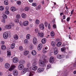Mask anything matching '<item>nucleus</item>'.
Segmentation results:
<instances>
[{
  "mask_svg": "<svg viewBox=\"0 0 76 76\" xmlns=\"http://www.w3.org/2000/svg\"><path fill=\"white\" fill-rule=\"evenodd\" d=\"M10 36H11V34L9 31L5 32L3 34V37L4 39H7L8 38V37H10Z\"/></svg>",
  "mask_w": 76,
  "mask_h": 76,
  "instance_id": "obj_1",
  "label": "nucleus"
},
{
  "mask_svg": "<svg viewBox=\"0 0 76 76\" xmlns=\"http://www.w3.org/2000/svg\"><path fill=\"white\" fill-rule=\"evenodd\" d=\"M39 28L41 30L44 29V25L42 23H41L39 25Z\"/></svg>",
  "mask_w": 76,
  "mask_h": 76,
  "instance_id": "obj_2",
  "label": "nucleus"
},
{
  "mask_svg": "<svg viewBox=\"0 0 76 76\" xmlns=\"http://www.w3.org/2000/svg\"><path fill=\"white\" fill-rule=\"evenodd\" d=\"M54 61V57L51 56L49 59V62L50 63H52Z\"/></svg>",
  "mask_w": 76,
  "mask_h": 76,
  "instance_id": "obj_3",
  "label": "nucleus"
},
{
  "mask_svg": "<svg viewBox=\"0 0 76 76\" xmlns=\"http://www.w3.org/2000/svg\"><path fill=\"white\" fill-rule=\"evenodd\" d=\"M24 66L22 64H20L18 66V70H22L23 69Z\"/></svg>",
  "mask_w": 76,
  "mask_h": 76,
  "instance_id": "obj_4",
  "label": "nucleus"
},
{
  "mask_svg": "<svg viewBox=\"0 0 76 76\" xmlns=\"http://www.w3.org/2000/svg\"><path fill=\"white\" fill-rule=\"evenodd\" d=\"M37 38L36 37H34L33 39V42L34 45L37 44Z\"/></svg>",
  "mask_w": 76,
  "mask_h": 76,
  "instance_id": "obj_5",
  "label": "nucleus"
},
{
  "mask_svg": "<svg viewBox=\"0 0 76 76\" xmlns=\"http://www.w3.org/2000/svg\"><path fill=\"white\" fill-rule=\"evenodd\" d=\"M42 48V44H39L37 46V50L38 51H40Z\"/></svg>",
  "mask_w": 76,
  "mask_h": 76,
  "instance_id": "obj_6",
  "label": "nucleus"
},
{
  "mask_svg": "<svg viewBox=\"0 0 76 76\" xmlns=\"http://www.w3.org/2000/svg\"><path fill=\"white\" fill-rule=\"evenodd\" d=\"M58 53V48L57 47H56L54 48V55H57Z\"/></svg>",
  "mask_w": 76,
  "mask_h": 76,
  "instance_id": "obj_7",
  "label": "nucleus"
},
{
  "mask_svg": "<svg viewBox=\"0 0 76 76\" xmlns=\"http://www.w3.org/2000/svg\"><path fill=\"white\" fill-rule=\"evenodd\" d=\"M13 74L14 76H18V72L17 70H14L13 71Z\"/></svg>",
  "mask_w": 76,
  "mask_h": 76,
  "instance_id": "obj_8",
  "label": "nucleus"
},
{
  "mask_svg": "<svg viewBox=\"0 0 76 76\" xmlns=\"http://www.w3.org/2000/svg\"><path fill=\"white\" fill-rule=\"evenodd\" d=\"M19 61V59L18 58L16 57L14 58L13 59V61L14 63H18Z\"/></svg>",
  "mask_w": 76,
  "mask_h": 76,
  "instance_id": "obj_9",
  "label": "nucleus"
},
{
  "mask_svg": "<svg viewBox=\"0 0 76 76\" xmlns=\"http://www.w3.org/2000/svg\"><path fill=\"white\" fill-rule=\"evenodd\" d=\"M16 68V66L14 65H12L11 66V67L9 69V71H12L13 70L15 69V68Z\"/></svg>",
  "mask_w": 76,
  "mask_h": 76,
  "instance_id": "obj_10",
  "label": "nucleus"
},
{
  "mask_svg": "<svg viewBox=\"0 0 76 76\" xmlns=\"http://www.w3.org/2000/svg\"><path fill=\"white\" fill-rule=\"evenodd\" d=\"M27 71H28V69L26 68H24L21 72V74L22 75H24V74H25V73H26Z\"/></svg>",
  "mask_w": 76,
  "mask_h": 76,
  "instance_id": "obj_11",
  "label": "nucleus"
},
{
  "mask_svg": "<svg viewBox=\"0 0 76 76\" xmlns=\"http://www.w3.org/2000/svg\"><path fill=\"white\" fill-rule=\"evenodd\" d=\"M44 71V68H39L37 69V72L38 73H41Z\"/></svg>",
  "mask_w": 76,
  "mask_h": 76,
  "instance_id": "obj_12",
  "label": "nucleus"
},
{
  "mask_svg": "<svg viewBox=\"0 0 76 76\" xmlns=\"http://www.w3.org/2000/svg\"><path fill=\"white\" fill-rule=\"evenodd\" d=\"M45 62H44L42 61H41V60H39V64L40 65H41V66H44V65H45Z\"/></svg>",
  "mask_w": 76,
  "mask_h": 76,
  "instance_id": "obj_13",
  "label": "nucleus"
},
{
  "mask_svg": "<svg viewBox=\"0 0 76 76\" xmlns=\"http://www.w3.org/2000/svg\"><path fill=\"white\" fill-rule=\"evenodd\" d=\"M29 25V22L28 21H25L23 22V25L25 26Z\"/></svg>",
  "mask_w": 76,
  "mask_h": 76,
  "instance_id": "obj_14",
  "label": "nucleus"
},
{
  "mask_svg": "<svg viewBox=\"0 0 76 76\" xmlns=\"http://www.w3.org/2000/svg\"><path fill=\"white\" fill-rule=\"evenodd\" d=\"M38 36L40 37H42L44 36V33L42 32H38Z\"/></svg>",
  "mask_w": 76,
  "mask_h": 76,
  "instance_id": "obj_15",
  "label": "nucleus"
},
{
  "mask_svg": "<svg viewBox=\"0 0 76 76\" xmlns=\"http://www.w3.org/2000/svg\"><path fill=\"white\" fill-rule=\"evenodd\" d=\"M31 54L33 56H36L37 54V51L35 50H33L31 52Z\"/></svg>",
  "mask_w": 76,
  "mask_h": 76,
  "instance_id": "obj_16",
  "label": "nucleus"
},
{
  "mask_svg": "<svg viewBox=\"0 0 76 76\" xmlns=\"http://www.w3.org/2000/svg\"><path fill=\"white\" fill-rule=\"evenodd\" d=\"M37 69L38 67L37 66H33L32 70H34V71H35L36 70H37Z\"/></svg>",
  "mask_w": 76,
  "mask_h": 76,
  "instance_id": "obj_17",
  "label": "nucleus"
},
{
  "mask_svg": "<svg viewBox=\"0 0 76 76\" xmlns=\"http://www.w3.org/2000/svg\"><path fill=\"white\" fill-rule=\"evenodd\" d=\"M5 67L6 69H9L10 67V64L8 63H6L5 64Z\"/></svg>",
  "mask_w": 76,
  "mask_h": 76,
  "instance_id": "obj_18",
  "label": "nucleus"
},
{
  "mask_svg": "<svg viewBox=\"0 0 76 76\" xmlns=\"http://www.w3.org/2000/svg\"><path fill=\"white\" fill-rule=\"evenodd\" d=\"M6 29H11L12 26L10 25H7L5 27Z\"/></svg>",
  "mask_w": 76,
  "mask_h": 76,
  "instance_id": "obj_19",
  "label": "nucleus"
},
{
  "mask_svg": "<svg viewBox=\"0 0 76 76\" xmlns=\"http://www.w3.org/2000/svg\"><path fill=\"white\" fill-rule=\"evenodd\" d=\"M11 10L12 12H15L16 10V8L15 7H11Z\"/></svg>",
  "mask_w": 76,
  "mask_h": 76,
  "instance_id": "obj_20",
  "label": "nucleus"
},
{
  "mask_svg": "<svg viewBox=\"0 0 76 76\" xmlns=\"http://www.w3.org/2000/svg\"><path fill=\"white\" fill-rule=\"evenodd\" d=\"M34 72H29V74L28 75V76H32L34 75Z\"/></svg>",
  "mask_w": 76,
  "mask_h": 76,
  "instance_id": "obj_21",
  "label": "nucleus"
},
{
  "mask_svg": "<svg viewBox=\"0 0 76 76\" xmlns=\"http://www.w3.org/2000/svg\"><path fill=\"white\" fill-rule=\"evenodd\" d=\"M21 16L23 18H26V15L25 13H23L21 15Z\"/></svg>",
  "mask_w": 76,
  "mask_h": 76,
  "instance_id": "obj_22",
  "label": "nucleus"
},
{
  "mask_svg": "<svg viewBox=\"0 0 76 76\" xmlns=\"http://www.w3.org/2000/svg\"><path fill=\"white\" fill-rule=\"evenodd\" d=\"M57 58L58 59H61L62 58V56L60 55H57Z\"/></svg>",
  "mask_w": 76,
  "mask_h": 76,
  "instance_id": "obj_23",
  "label": "nucleus"
},
{
  "mask_svg": "<svg viewBox=\"0 0 76 76\" xmlns=\"http://www.w3.org/2000/svg\"><path fill=\"white\" fill-rule=\"evenodd\" d=\"M7 57H10V56H11V52H10V51H7Z\"/></svg>",
  "mask_w": 76,
  "mask_h": 76,
  "instance_id": "obj_24",
  "label": "nucleus"
},
{
  "mask_svg": "<svg viewBox=\"0 0 76 76\" xmlns=\"http://www.w3.org/2000/svg\"><path fill=\"white\" fill-rule=\"evenodd\" d=\"M15 43L12 44L11 45V48L12 49H13L15 48Z\"/></svg>",
  "mask_w": 76,
  "mask_h": 76,
  "instance_id": "obj_25",
  "label": "nucleus"
},
{
  "mask_svg": "<svg viewBox=\"0 0 76 76\" xmlns=\"http://www.w3.org/2000/svg\"><path fill=\"white\" fill-rule=\"evenodd\" d=\"M28 53H29V51H25L24 52V56H26L28 54Z\"/></svg>",
  "mask_w": 76,
  "mask_h": 76,
  "instance_id": "obj_26",
  "label": "nucleus"
},
{
  "mask_svg": "<svg viewBox=\"0 0 76 76\" xmlns=\"http://www.w3.org/2000/svg\"><path fill=\"white\" fill-rule=\"evenodd\" d=\"M4 3L5 5H8V1L7 0H4Z\"/></svg>",
  "mask_w": 76,
  "mask_h": 76,
  "instance_id": "obj_27",
  "label": "nucleus"
},
{
  "mask_svg": "<svg viewBox=\"0 0 76 76\" xmlns=\"http://www.w3.org/2000/svg\"><path fill=\"white\" fill-rule=\"evenodd\" d=\"M26 39H29L31 38V35L29 34H28L26 36Z\"/></svg>",
  "mask_w": 76,
  "mask_h": 76,
  "instance_id": "obj_28",
  "label": "nucleus"
},
{
  "mask_svg": "<svg viewBox=\"0 0 76 76\" xmlns=\"http://www.w3.org/2000/svg\"><path fill=\"white\" fill-rule=\"evenodd\" d=\"M14 38L15 39H18V38H19V37H18V35H15L14 36Z\"/></svg>",
  "mask_w": 76,
  "mask_h": 76,
  "instance_id": "obj_29",
  "label": "nucleus"
},
{
  "mask_svg": "<svg viewBox=\"0 0 76 76\" xmlns=\"http://www.w3.org/2000/svg\"><path fill=\"white\" fill-rule=\"evenodd\" d=\"M1 48L2 50H6V46L4 45H2L1 47Z\"/></svg>",
  "mask_w": 76,
  "mask_h": 76,
  "instance_id": "obj_30",
  "label": "nucleus"
},
{
  "mask_svg": "<svg viewBox=\"0 0 76 76\" xmlns=\"http://www.w3.org/2000/svg\"><path fill=\"white\" fill-rule=\"evenodd\" d=\"M51 44L52 46H53V47H54L56 45V43L54 41H52Z\"/></svg>",
  "mask_w": 76,
  "mask_h": 76,
  "instance_id": "obj_31",
  "label": "nucleus"
},
{
  "mask_svg": "<svg viewBox=\"0 0 76 76\" xmlns=\"http://www.w3.org/2000/svg\"><path fill=\"white\" fill-rule=\"evenodd\" d=\"M61 45V42H58L56 44L57 47H60Z\"/></svg>",
  "mask_w": 76,
  "mask_h": 76,
  "instance_id": "obj_32",
  "label": "nucleus"
},
{
  "mask_svg": "<svg viewBox=\"0 0 76 76\" xmlns=\"http://www.w3.org/2000/svg\"><path fill=\"white\" fill-rule=\"evenodd\" d=\"M42 44H44V43H45V42H46V39L45 38L43 39L42 40Z\"/></svg>",
  "mask_w": 76,
  "mask_h": 76,
  "instance_id": "obj_33",
  "label": "nucleus"
},
{
  "mask_svg": "<svg viewBox=\"0 0 76 76\" xmlns=\"http://www.w3.org/2000/svg\"><path fill=\"white\" fill-rule=\"evenodd\" d=\"M24 10L25 11H28L29 10V8L28 7H25Z\"/></svg>",
  "mask_w": 76,
  "mask_h": 76,
  "instance_id": "obj_34",
  "label": "nucleus"
},
{
  "mask_svg": "<svg viewBox=\"0 0 76 76\" xmlns=\"http://www.w3.org/2000/svg\"><path fill=\"white\" fill-rule=\"evenodd\" d=\"M16 18L17 19H20V18H21V17L20 16V15L19 14L17 15L16 16Z\"/></svg>",
  "mask_w": 76,
  "mask_h": 76,
  "instance_id": "obj_35",
  "label": "nucleus"
},
{
  "mask_svg": "<svg viewBox=\"0 0 76 76\" xmlns=\"http://www.w3.org/2000/svg\"><path fill=\"white\" fill-rule=\"evenodd\" d=\"M35 23L37 25H38L39 23V20L38 19H37L36 20Z\"/></svg>",
  "mask_w": 76,
  "mask_h": 76,
  "instance_id": "obj_36",
  "label": "nucleus"
},
{
  "mask_svg": "<svg viewBox=\"0 0 76 76\" xmlns=\"http://www.w3.org/2000/svg\"><path fill=\"white\" fill-rule=\"evenodd\" d=\"M24 43L25 44H27L28 43V40L25 39L24 41Z\"/></svg>",
  "mask_w": 76,
  "mask_h": 76,
  "instance_id": "obj_37",
  "label": "nucleus"
},
{
  "mask_svg": "<svg viewBox=\"0 0 76 76\" xmlns=\"http://www.w3.org/2000/svg\"><path fill=\"white\" fill-rule=\"evenodd\" d=\"M19 62L21 64H24L25 63V61L24 60H21Z\"/></svg>",
  "mask_w": 76,
  "mask_h": 76,
  "instance_id": "obj_38",
  "label": "nucleus"
},
{
  "mask_svg": "<svg viewBox=\"0 0 76 76\" xmlns=\"http://www.w3.org/2000/svg\"><path fill=\"white\" fill-rule=\"evenodd\" d=\"M61 51L63 52V51H66V48L64 47H63L61 48Z\"/></svg>",
  "mask_w": 76,
  "mask_h": 76,
  "instance_id": "obj_39",
  "label": "nucleus"
},
{
  "mask_svg": "<svg viewBox=\"0 0 76 76\" xmlns=\"http://www.w3.org/2000/svg\"><path fill=\"white\" fill-rule=\"evenodd\" d=\"M19 50L20 51H23V48L22 46H20L19 47Z\"/></svg>",
  "mask_w": 76,
  "mask_h": 76,
  "instance_id": "obj_40",
  "label": "nucleus"
},
{
  "mask_svg": "<svg viewBox=\"0 0 76 76\" xmlns=\"http://www.w3.org/2000/svg\"><path fill=\"white\" fill-rule=\"evenodd\" d=\"M34 48V46H33V45H31L29 46V48L30 50H32Z\"/></svg>",
  "mask_w": 76,
  "mask_h": 76,
  "instance_id": "obj_41",
  "label": "nucleus"
},
{
  "mask_svg": "<svg viewBox=\"0 0 76 76\" xmlns=\"http://www.w3.org/2000/svg\"><path fill=\"white\" fill-rule=\"evenodd\" d=\"M3 18H4V19H7V16L5 14L3 15Z\"/></svg>",
  "mask_w": 76,
  "mask_h": 76,
  "instance_id": "obj_42",
  "label": "nucleus"
},
{
  "mask_svg": "<svg viewBox=\"0 0 76 76\" xmlns=\"http://www.w3.org/2000/svg\"><path fill=\"white\" fill-rule=\"evenodd\" d=\"M50 35L51 37H54V32H53V31H52L50 33Z\"/></svg>",
  "mask_w": 76,
  "mask_h": 76,
  "instance_id": "obj_43",
  "label": "nucleus"
},
{
  "mask_svg": "<svg viewBox=\"0 0 76 76\" xmlns=\"http://www.w3.org/2000/svg\"><path fill=\"white\" fill-rule=\"evenodd\" d=\"M51 67V65L49 64L47 65V69H49Z\"/></svg>",
  "mask_w": 76,
  "mask_h": 76,
  "instance_id": "obj_44",
  "label": "nucleus"
},
{
  "mask_svg": "<svg viewBox=\"0 0 76 76\" xmlns=\"http://www.w3.org/2000/svg\"><path fill=\"white\" fill-rule=\"evenodd\" d=\"M5 13L7 15H8L9 14V11L8 10H6L5 11Z\"/></svg>",
  "mask_w": 76,
  "mask_h": 76,
  "instance_id": "obj_45",
  "label": "nucleus"
},
{
  "mask_svg": "<svg viewBox=\"0 0 76 76\" xmlns=\"http://www.w3.org/2000/svg\"><path fill=\"white\" fill-rule=\"evenodd\" d=\"M37 61H34L33 63V66H35V65H37Z\"/></svg>",
  "mask_w": 76,
  "mask_h": 76,
  "instance_id": "obj_46",
  "label": "nucleus"
},
{
  "mask_svg": "<svg viewBox=\"0 0 76 76\" xmlns=\"http://www.w3.org/2000/svg\"><path fill=\"white\" fill-rule=\"evenodd\" d=\"M47 50H46L44 49H43L42 50V52L43 53H47Z\"/></svg>",
  "mask_w": 76,
  "mask_h": 76,
  "instance_id": "obj_47",
  "label": "nucleus"
},
{
  "mask_svg": "<svg viewBox=\"0 0 76 76\" xmlns=\"http://www.w3.org/2000/svg\"><path fill=\"white\" fill-rule=\"evenodd\" d=\"M37 6V4L36 3H33L32 4V6Z\"/></svg>",
  "mask_w": 76,
  "mask_h": 76,
  "instance_id": "obj_48",
  "label": "nucleus"
},
{
  "mask_svg": "<svg viewBox=\"0 0 76 76\" xmlns=\"http://www.w3.org/2000/svg\"><path fill=\"white\" fill-rule=\"evenodd\" d=\"M45 26L47 27L48 26V23L47 22H45Z\"/></svg>",
  "mask_w": 76,
  "mask_h": 76,
  "instance_id": "obj_49",
  "label": "nucleus"
},
{
  "mask_svg": "<svg viewBox=\"0 0 76 76\" xmlns=\"http://www.w3.org/2000/svg\"><path fill=\"white\" fill-rule=\"evenodd\" d=\"M0 10H4V7H0Z\"/></svg>",
  "mask_w": 76,
  "mask_h": 76,
  "instance_id": "obj_50",
  "label": "nucleus"
},
{
  "mask_svg": "<svg viewBox=\"0 0 76 76\" xmlns=\"http://www.w3.org/2000/svg\"><path fill=\"white\" fill-rule=\"evenodd\" d=\"M15 22L16 23H18L19 22V20L18 19H15Z\"/></svg>",
  "mask_w": 76,
  "mask_h": 76,
  "instance_id": "obj_51",
  "label": "nucleus"
},
{
  "mask_svg": "<svg viewBox=\"0 0 76 76\" xmlns=\"http://www.w3.org/2000/svg\"><path fill=\"white\" fill-rule=\"evenodd\" d=\"M17 4L18 5H20V4H21V2L20 1H17Z\"/></svg>",
  "mask_w": 76,
  "mask_h": 76,
  "instance_id": "obj_52",
  "label": "nucleus"
},
{
  "mask_svg": "<svg viewBox=\"0 0 76 76\" xmlns=\"http://www.w3.org/2000/svg\"><path fill=\"white\" fill-rule=\"evenodd\" d=\"M2 21L3 22H4V23H5L6 21L5 20V19H4V18H3L2 19Z\"/></svg>",
  "mask_w": 76,
  "mask_h": 76,
  "instance_id": "obj_53",
  "label": "nucleus"
},
{
  "mask_svg": "<svg viewBox=\"0 0 76 76\" xmlns=\"http://www.w3.org/2000/svg\"><path fill=\"white\" fill-rule=\"evenodd\" d=\"M53 28H54V29H56V25L55 24H54L53 25Z\"/></svg>",
  "mask_w": 76,
  "mask_h": 76,
  "instance_id": "obj_54",
  "label": "nucleus"
},
{
  "mask_svg": "<svg viewBox=\"0 0 76 76\" xmlns=\"http://www.w3.org/2000/svg\"><path fill=\"white\" fill-rule=\"evenodd\" d=\"M35 32L36 33H37L38 31V29L36 28L35 29Z\"/></svg>",
  "mask_w": 76,
  "mask_h": 76,
  "instance_id": "obj_55",
  "label": "nucleus"
},
{
  "mask_svg": "<svg viewBox=\"0 0 76 76\" xmlns=\"http://www.w3.org/2000/svg\"><path fill=\"white\" fill-rule=\"evenodd\" d=\"M50 28H51V26H50V24H48V29H50Z\"/></svg>",
  "mask_w": 76,
  "mask_h": 76,
  "instance_id": "obj_56",
  "label": "nucleus"
},
{
  "mask_svg": "<svg viewBox=\"0 0 76 76\" xmlns=\"http://www.w3.org/2000/svg\"><path fill=\"white\" fill-rule=\"evenodd\" d=\"M30 63H28L27 64V66L28 67H29L30 66Z\"/></svg>",
  "mask_w": 76,
  "mask_h": 76,
  "instance_id": "obj_57",
  "label": "nucleus"
},
{
  "mask_svg": "<svg viewBox=\"0 0 76 76\" xmlns=\"http://www.w3.org/2000/svg\"><path fill=\"white\" fill-rule=\"evenodd\" d=\"M65 14H67V15L68 14V13L69 12V11L68 10H66L65 11Z\"/></svg>",
  "mask_w": 76,
  "mask_h": 76,
  "instance_id": "obj_58",
  "label": "nucleus"
},
{
  "mask_svg": "<svg viewBox=\"0 0 76 76\" xmlns=\"http://www.w3.org/2000/svg\"><path fill=\"white\" fill-rule=\"evenodd\" d=\"M19 23H20V26H22V25H23V23H22V22L21 21Z\"/></svg>",
  "mask_w": 76,
  "mask_h": 76,
  "instance_id": "obj_59",
  "label": "nucleus"
},
{
  "mask_svg": "<svg viewBox=\"0 0 76 76\" xmlns=\"http://www.w3.org/2000/svg\"><path fill=\"white\" fill-rule=\"evenodd\" d=\"M5 9H6V10H8L9 8L8 7H6Z\"/></svg>",
  "mask_w": 76,
  "mask_h": 76,
  "instance_id": "obj_60",
  "label": "nucleus"
},
{
  "mask_svg": "<svg viewBox=\"0 0 76 76\" xmlns=\"http://www.w3.org/2000/svg\"><path fill=\"white\" fill-rule=\"evenodd\" d=\"M1 44H4V43H5V42H4V41H1Z\"/></svg>",
  "mask_w": 76,
  "mask_h": 76,
  "instance_id": "obj_61",
  "label": "nucleus"
},
{
  "mask_svg": "<svg viewBox=\"0 0 76 76\" xmlns=\"http://www.w3.org/2000/svg\"><path fill=\"white\" fill-rule=\"evenodd\" d=\"M37 9H41V6H39L37 7Z\"/></svg>",
  "mask_w": 76,
  "mask_h": 76,
  "instance_id": "obj_62",
  "label": "nucleus"
},
{
  "mask_svg": "<svg viewBox=\"0 0 76 76\" xmlns=\"http://www.w3.org/2000/svg\"><path fill=\"white\" fill-rule=\"evenodd\" d=\"M66 20L67 22H69L70 20V18H68L66 19Z\"/></svg>",
  "mask_w": 76,
  "mask_h": 76,
  "instance_id": "obj_63",
  "label": "nucleus"
},
{
  "mask_svg": "<svg viewBox=\"0 0 76 76\" xmlns=\"http://www.w3.org/2000/svg\"><path fill=\"white\" fill-rule=\"evenodd\" d=\"M74 12V10H72L71 12V15H72L73 14V12Z\"/></svg>",
  "mask_w": 76,
  "mask_h": 76,
  "instance_id": "obj_64",
  "label": "nucleus"
}]
</instances>
